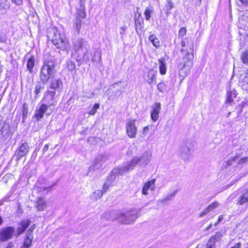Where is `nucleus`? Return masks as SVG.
Segmentation results:
<instances>
[{
    "label": "nucleus",
    "mask_w": 248,
    "mask_h": 248,
    "mask_svg": "<svg viewBox=\"0 0 248 248\" xmlns=\"http://www.w3.org/2000/svg\"><path fill=\"white\" fill-rule=\"evenodd\" d=\"M86 0H79V6L85 7V2Z\"/></svg>",
    "instance_id": "603ef678"
},
{
    "label": "nucleus",
    "mask_w": 248,
    "mask_h": 248,
    "mask_svg": "<svg viewBox=\"0 0 248 248\" xmlns=\"http://www.w3.org/2000/svg\"><path fill=\"white\" fill-rule=\"evenodd\" d=\"M62 81L60 79H57L55 78H52V82L51 84V87L53 89H57L59 88V86L61 84Z\"/></svg>",
    "instance_id": "7c9ffc66"
},
{
    "label": "nucleus",
    "mask_w": 248,
    "mask_h": 248,
    "mask_svg": "<svg viewBox=\"0 0 248 248\" xmlns=\"http://www.w3.org/2000/svg\"><path fill=\"white\" fill-rule=\"evenodd\" d=\"M71 46L69 41L66 37L63 38V51H68L70 49Z\"/></svg>",
    "instance_id": "2f4dec72"
},
{
    "label": "nucleus",
    "mask_w": 248,
    "mask_h": 248,
    "mask_svg": "<svg viewBox=\"0 0 248 248\" xmlns=\"http://www.w3.org/2000/svg\"><path fill=\"white\" fill-rule=\"evenodd\" d=\"M23 115H25V113L26 112V105L24 104L23 106Z\"/></svg>",
    "instance_id": "e2e57ef3"
},
{
    "label": "nucleus",
    "mask_w": 248,
    "mask_h": 248,
    "mask_svg": "<svg viewBox=\"0 0 248 248\" xmlns=\"http://www.w3.org/2000/svg\"><path fill=\"white\" fill-rule=\"evenodd\" d=\"M149 127L148 126H145L143 129V133L146 134L149 131Z\"/></svg>",
    "instance_id": "4d7b16f0"
},
{
    "label": "nucleus",
    "mask_w": 248,
    "mask_h": 248,
    "mask_svg": "<svg viewBox=\"0 0 248 248\" xmlns=\"http://www.w3.org/2000/svg\"><path fill=\"white\" fill-rule=\"evenodd\" d=\"M3 223V219L1 217H0V226Z\"/></svg>",
    "instance_id": "338daca9"
},
{
    "label": "nucleus",
    "mask_w": 248,
    "mask_h": 248,
    "mask_svg": "<svg viewBox=\"0 0 248 248\" xmlns=\"http://www.w3.org/2000/svg\"><path fill=\"white\" fill-rule=\"evenodd\" d=\"M53 44L56 46L57 48H60V44L58 42V41L56 40H52Z\"/></svg>",
    "instance_id": "6e6d98bb"
},
{
    "label": "nucleus",
    "mask_w": 248,
    "mask_h": 248,
    "mask_svg": "<svg viewBox=\"0 0 248 248\" xmlns=\"http://www.w3.org/2000/svg\"><path fill=\"white\" fill-rule=\"evenodd\" d=\"M135 27L136 32L138 35H141L143 32L144 28V21L140 14H135L134 17Z\"/></svg>",
    "instance_id": "1a4fd4ad"
},
{
    "label": "nucleus",
    "mask_w": 248,
    "mask_h": 248,
    "mask_svg": "<svg viewBox=\"0 0 248 248\" xmlns=\"http://www.w3.org/2000/svg\"><path fill=\"white\" fill-rule=\"evenodd\" d=\"M222 235L220 232H217L216 234L212 236L210 239H213L214 240V242L216 243V242H218L221 240Z\"/></svg>",
    "instance_id": "58836bf2"
},
{
    "label": "nucleus",
    "mask_w": 248,
    "mask_h": 248,
    "mask_svg": "<svg viewBox=\"0 0 248 248\" xmlns=\"http://www.w3.org/2000/svg\"><path fill=\"white\" fill-rule=\"evenodd\" d=\"M33 228H31L27 231L22 248H28L31 245L32 240L33 239Z\"/></svg>",
    "instance_id": "dca6fc26"
},
{
    "label": "nucleus",
    "mask_w": 248,
    "mask_h": 248,
    "mask_svg": "<svg viewBox=\"0 0 248 248\" xmlns=\"http://www.w3.org/2000/svg\"><path fill=\"white\" fill-rule=\"evenodd\" d=\"M241 86L243 90L248 91V71L241 82Z\"/></svg>",
    "instance_id": "c85d7f7f"
},
{
    "label": "nucleus",
    "mask_w": 248,
    "mask_h": 248,
    "mask_svg": "<svg viewBox=\"0 0 248 248\" xmlns=\"http://www.w3.org/2000/svg\"><path fill=\"white\" fill-rule=\"evenodd\" d=\"M194 55L192 52L186 51L181 61L178 64L179 75L183 78L186 77L190 72L193 66Z\"/></svg>",
    "instance_id": "20e7f679"
},
{
    "label": "nucleus",
    "mask_w": 248,
    "mask_h": 248,
    "mask_svg": "<svg viewBox=\"0 0 248 248\" xmlns=\"http://www.w3.org/2000/svg\"><path fill=\"white\" fill-rule=\"evenodd\" d=\"M126 133L130 138H135L137 133V128L135 126V121H130L127 124Z\"/></svg>",
    "instance_id": "f8f14e48"
},
{
    "label": "nucleus",
    "mask_w": 248,
    "mask_h": 248,
    "mask_svg": "<svg viewBox=\"0 0 248 248\" xmlns=\"http://www.w3.org/2000/svg\"><path fill=\"white\" fill-rule=\"evenodd\" d=\"M10 4L7 0H0V13L4 14L5 11L9 9Z\"/></svg>",
    "instance_id": "412c9836"
},
{
    "label": "nucleus",
    "mask_w": 248,
    "mask_h": 248,
    "mask_svg": "<svg viewBox=\"0 0 248 248\" xmlns=\"http://www.w3.org/2000/svg\"><path fill=\"white\" fill-rule=\"evenodd\" d=\"M248 162V157H244L240 159L237 164L238 165H242L243 164L247 163Z\"/></svg>",
    "instance_id": "a18cd8bd"
},
{
    "label": "nucleus",
    "mask_w": 248,
    "mask_h": 248,
    "mask_svg": "<svg viewBox=\"0 0 248 248\" xmlns=\"http://www.w3.org/2000/svg\"><path fill=\"white\" fill-rule=\"evenodd\" d=\"M237 181V180H233V181H232L230 184H229L228 185V186L229 187L231 186H232L233 184H234Z\"/></svg>",
    "instance_id": "69168bd1"
},
{
    "label": "nucleus",
    "mask_w": 248,
    "mask_h": 248,
    "mask_svg": "<svg viewBox=\"0 0 248 248\" xmlns=\"http://www.w3.org/2000/svg\"><path fill=\"white\" fill-rule=\"evenodd\" d=\"M49 148V145L48 144H46L43 149H42V152L43 154H44L48 149Z\"/></svg>",
    "instance_id": "3c124183"
},
{
    "label": "nucleus",
    "mask_w": 248,
    "mask_h": 248,
    "mask_svg": "<svg viewBox=\"0 0 248 248\" xmlns=\"http://www.w3.org/2000/svg\"><path fill=\"white\" fill-rule=\"evenodd\" d=\"M68 67L69 68V69L72 70L75 67V63H74L72 62H70V63L68 64Z\"/></svg>",
    "instance_id": "8fccbe9b"
},
{
    "label": "nucleus",
    "mask_w": 248,
    "mask_h": 248,
    "mask_svg": "<svg viewBox=\"0 0 248 248\" xmlns=\"http://www.w3.org/2000/svg\"><path fill=\"white\" fill-rule=\"evenodd\" d=\"M149 40L153 45L156 48L160 46V42L159 39L154 34H152L149 36Z\"/></svg>",
    "instance_id": "bb28decb"
},
{
    "label": "nucleus",
    "mask_w": 248,
    "mask_h": 248,
    "mask_svg": "<svg viewBox=\"0 0 248 248\" xmlns=\"http://www.w3.org/2000/svg\"><path fill=\"white\" fill-rule=\"evenodd\" d=\"M139 212L135 209L128 210L125 213L118 211H112L104 214V217L107 220H118L120 223L130 224L133 223L139 217Z\"/></svg>",
    "instance_id": "f03ea898"
},
{
    "label": "nucleus",
    "mask_w": 248,
    "mask_h": 248,
    "mask_svg": "<svg viewBox=\"0 0 248 248\" xmlns=\"http://www.w3.org/2000/svg\"><path fill=\"white\" fill-rule=\"evenodd\" d=\"M186 28L182 27L179 32H178V37H184L186 34Z\"/></svg>",
    "instance_id": "79ce46f5"
},
{
    "label": "nucleus",
    "mask_w": 248,
    "mask_h": 248,
    "mask_svg": "<svg viewBox=\"0 0 248 248\" xmlns=\"http://www.w3.org/2000/svg\"><path fill=\"white\" fill-rule=\"evenodd\" d=\"M127 84L124 81H119L110 85L106 94L109 100H114L120 97L124 93Z\"/></svg>",
    "instance_id": "39448f33"
},
{
    "label": "nucleus",
    "mask_w": 248,
    "mask_h": 248,
    "mask_svg": "<svg viewBox=\"0 0 248 248\" xmlns=\"http://www.w3.org/2000/svg\"><path fill=\"white\" fill-rule=\"evenodd\" d=\"M246 106H248V101L242 102L240 104H239L237 106L236 108L239 110L238 114H241L242 112L243 108Z\"/></svg>",
    "instance_id": "f704fd0d"
},
{
    "label": "nucleus",
    "mask_w": 248,
    "mask_h": 248,
    "mask_svg": "<svg viewBox=\"0 0 248 248\" xmlns=\"http://www.w3.org/2000/svg\"><path fill=\"white\" fill-rule=\"evenodd\" d=\"M116 169V168L114 169L111 172L110 175L108 177V178L107 179V181L104 184L103 186V189L101 190L103 194L106 193L109 188V186H110L112 182H113L116 178V176L118 175H121L122 176L124 173L121 174L120 173H113L114 170Z\"/></svg>",
    "instance_id": "9d476101"
},
{
    "label": "nucleus",
    "mask_w": 248,
    "mask_h": 248,
    "mask_svg": "<svg viewBox=\"0 0 248 248\" xmlns=\"http://www.w3.org/2000/svg\"><path fill=\"white\" fill-rule=\"evenodd\" d=\"M48 108V106L42 104L38 109L35 111V117L37 121L43 118L44 114L46 112Z\"/></svg>",
    "instance_id": "a211bd4d"
},
{
    "label": "nucleus",
    "mask_w": 248,
    "mask_h": 248,
    "mask_svg": "<svg viewBox=\"0 0 248 248\" xmlns=\"http://www.w3.org/2000/svg\"><path fill=\"white\" fill-rule=\"evenodd\" d=\"M176 193H177V190H175L173 193L168 195L166 197V200H167V201H170V200H171L175 196V195L176 194Z\"/></svg>",
    "instance_id": "de8ad7c7"
},
{
    "label": "nucleus",
    "mask_w": 248,
    "mask_h": 248,
    "mask_svg": "<svg viewBox=\"0 0 248 248\" xmlns=\"http://www.w3.org/2000/svg\"><path fill=\"white\" fill-rule=\"evenodd\" d=\"M127 29L126 26H123L120 28V33L121 35V38L123 39L125 34V31Z\"/></svg>",
    "instance_id": "49530a36"
},
{
    "label": "nucleus",
    "mask_w": 248,
    "mask_h": 248,
    "mask_svg": "<svg viewBox=\"0 0 248 248\" xmlns=\"http://www.w3.org/2000/svg\"><path fill=\"white\" fill-rule=\"evenodd\" d=\"M238 157V155L234 156L232 157H231L229 160L227 161L226 164L227 166H231L232 164V162L235 161L237 160V158Z\"/></svg>",
    "instance_id": "37998d69"
},
{
    "label": "nucleus",
    "mask_w": 248,
    "mask_h": 248,
    "mask_svg": "<svg viewBox=\"0 0 248 248\" xmlns=\"http://www.w3.org/2000/svg\"><path fill=\"white\" fill-rule=\"evenodd\" d=\"M15 229L13 227H8L0 231V240L6 241L12 238Z\"/></svg>",
    "instance_id": "6e6552de"
},
{
    "label": "nucleus",
    "mask_w": 248,
    "mask_h": 248,
    "mask_svg": "<svg viewBox=\"0 0 248 248\" xmlns=\"http://www.w3.org/2000/svg\"><path fill=\"white\" fill-rule=\"evenodd\" d=\"M167 4L166 5V7L167 10V11L169 12L171 9H172L174 7V5L173 2L171 0H166Z\"/></svg>",
    "instance_id": "a19ab883"
},
{
    "label": "nucleus",
    "mask_w": 248,
    "mask_h": 248,
    "mask_svg": "<svg viewBox=\"0 0 248 248\" xmlns=\"http://www.w3.org/2000/svg\"><path fill=\"white\" fill-rule=\"evenodd\" d=\"M41 86L37 85L35 87V93L36 94H38L40 92Z\"/></svg>",
    "instance_id": "5fc2aeb1"
},
{
    "label": "nucleus",
    "mask_w": 248,
    "mask_h": 248,
    "mask_svg": "<svg viewBox=\"0 0 248 248\" xmlns=\"http://www.w3.org/2000/svg\"><path fill=\"white\" fill-rule=\"evenodd\" d=\"M155 179H152L146 183L142 189V194L147 195L148 194V190L150 189L151 190L154 191L155 187Z\"/></svg>",
    "instance_id": "f3484780"
},
{
    "label": "nucleus",
    "mask_w": 248,
    "mask_h": 248,
    "mask_svg": "<svg viewBox=\"0 0 248 248\" xmlns=\"http://www.w3.org/2000/svg\"><path fill=\"white\" fill-rule=\"evenodd\" d=\"M106 158L104 155H99L95 159L93 167L89 168L88 171L98 170L101 168L104 163L106 161Z\"/></svg>",
    "instance_id": "9b49d317"
},
{
    "label": "nucleus",
    "mask_w": 248,
    "mask_h": 248,
    "mask_svg": "<svg viewBox=\"0 0 248 248\" xmlns=\"http://www.w3.org/2000/svg\"><path fill=\"white\" fill-rule=\"evenodd\" d=\"M242 3L246 6H248V0H240Z\"/></svg>",
    "instance_id": "052dcab7"
},
{
    "label": "nucleus",
    "mask_w": 248,
    "mask_h": 248,
    "mask_svg": "<svg viewBox=\"0 0 248 248\" xmlns=\"http://www.w3.org/2000/svg\"><path fill=\"white\" fill-rule=\"evenodd\" d=\"M181 45L183 47H184L186 46V44L185 40H182L181 41Z\"/></svg>",
    "instance_id": "680f3d73"
},
{
    "label": "nucleus",
    "mask_w": 248,
    "mask_h": 248,
    "mask_svg": "<svg viewBox=\"0 0 248 248\" xmlns=\"http://www.w3.org/2000/svg\"><path fill=\"white\" fill-rule=\"evenodd\" d=\"M85 7L78 6L77 8V14L81 18H84L86 17Z\"/></svg>",
    "instance_id": "c756f323"
},
{
    "label": "nucleus",
    "mask_w": 248,
    "mask_h": 248,
    "mask_svg": "<svg viewBox=\"0 0 248 248\" xmlns=\"http://www.w3.org/2000/svg\"><path fill=\"white\" fill-rule=\"evenodd\" d=\"M55 64L52 61H45L41 68L40 78L43 84L46 83L53 73Z\"/></svg>",
    "instance_id": "0eeeda50"
},
{
    "label": "nucleus",
    "mask_w": 248,
    "mask_h": 248,
    "mask_svg": "<svg viewBox=\"0 0 248 248\" xmlns=\"http://www.w3.org/2000/svg\"><path fill=\"white\" fill-rule=\"evenodd\" d=\"M241 59L245 64H248V50L242 54Z\"/></svg>",
    "instance_id": "c9c22d12"
},
{
    "label": "nucleus",
    "mask_w": 248,
    "mask_h": 248,
    "mask_svg": "<svg viewBox=\"0 0 248 248\" xmlns=\"http://www.w3.org/2000/svg\"><path fill=\"white\" fill-rule=\"evenodd\" d=\"M215 245L216 243L214 242V240L213 239H210L206 244V248H216Z\"/></svg>",
    "instance_id": "ea45409f"
},
{
    "label": "nucleus",
    "mask_w": 248,
    "mask_h": 248,
    "mask_svg": "<svg viewBox=\"0 0 248 248\" xmlns=\"http://www.w3.org/2000/svg\"><path fill=\"white\" fill-rule=\"evenodd\" d=\"M35 61V59L33 56H31L28 60L27 67L30 73L32 72L33 68L34 66Z\"/></svg>",
    "instance_id": "393cba45"
},
{
    "label": "nucleus",
    "mask_w": 248,
    "mask_h": 248,
    "mask_svg": "<svg viewBox=\"0 0 248 248\" xmlns=\"http://www.w3.org/2000/svg\"><path fill=\"white\" fill-rule=\"evenodd\" d=\"M168 201L167 200H166V198L163 199H162V200H159L157 201V203H158L159 202H161L163 204H165V203L166 202H167Z\"/></svg>",
    "instance_id": "13d9d810"
},
{
    "label": "nucleus",
    "mask_w": 248,
    "mask_h": 248,
    "mask_svg": "<svg viewBox=\"0 0 248 248\" xmlns=\"http://www.w3.org/2000/svg\"><path fill=\"white\" fill-rule=\"evenodd\" d=\"M160 110L161 104L160 103H156L152 106L151 118L153 121L156 122L158 120Z\"/></svg>",
    "instance_id": "ddd939ff"
},
{
    "label": "nucleus",
    "mask_w": 248,
    "mask_h": 248,
    "mask_svg": "<svg viewBox=\"0 0 248 248\" xmlns=\"http://www.w3.org/2000/svg\"><path fill=\"white\" fill-rule=\"evenodd\" d=\"M241 246V244L240 243H238L235 245V246L232 247L231 248H240Z\"/></svg>",
    "instance_id": "bf43d9fd"
},
{
    "label": "nucleus",
    "mask_w": 248,
    "mask_h": 248,
    "mask_svg": "<svg viewBox=\"0 0 248 248\" xmlns=\"http://www.w3.org/2000/svg\"><path fill=\"white\" fill-rule=\"evenodd\" d=\"M236 96L237 93L234 89H233L232 90L228 91L227 93L226 103H232L233 101V98H235Z\"/></svg>",
    "instance_id": "5701e85b"
},
{
    "label": "nucleus",
    "mask_w": 248,
    "mask_h": 248,
    "mask_svg": "<svg viewBox=\"0 0 248 248\" xmlns=\"http://www.w3.org/2000/svg\"><path fill=\"white\" fill-rule=\"evenodd\" d=\"M158 62L159 63V72L162 75H165L167 71L166 63L165 62V59L164 58L159 59Z\"/></svg>",
    "instance_id": "4be33fe9"
},
{
    "label": "nucleus",
    "mask_w": 248,
    "mask_h": 248,
    "mask_svg": "<svg viewBox=\"0 0 248 248\" xmlns=\"http://www.w3.org/2000/svg\"><path fill=\"white\" fill-rule=\"evenodd\" d=\"M93 95H94V93H92L89 95H84V96H85L88 98H91L93 97Z\"/></svg>",
    "instance_id": "0e129e2a"
},
{
    "label": "nucleus",
    "mask_w": 248,
    "mask_h": 248,
    "mask_svg": "<svg viewBox=\"0 0 248 248\" xmlns=\"http://www.w3.org/2000/svg\"><path fill=\"white\" fill-rule=\"evenodd\" d=\"M155 78V72L153 70H150L147 75L146 78V82L149 84H151Z\"/></svg>",
    "instance_id": "a878e982"
},
{
    "label": "nucleus",
    "mask_w": 248,
    "mask_h": 248,
    "mask_svg": "<svg viewBox=\"0 0 248 248\" xmlns=\"http://www.w3.org/2000/svg\"><path fill=\"white\" fill-rule=\"evenodd\" d=\"M157 89L161 93H164L166 90L165 84L163 82H160L157 85Z\"/></svg>",
    "instance_id": "4c0bfd02"
},
{
    "label": "nucleus",
    "mask_w": 248,
    "mask_h": 248,
    "mask_svg": "<svg viewBox=\"0 0 248 248\" xmlns=\"http://www.w3.org/2000/svg\"><path fill=\"white\" fill-rule=\"evenodd\" d=\"M12 1L17 5H20L23 3V0H12Z\"/></svg>",
    "instance_id": "09e8293b"
},
{
    "label": "nucleus",
    "mask_w": 248,
    "mask_h": 248,
    "mask_svg": "<svg viewBox=\"0 0 248 248\" xmlns=\"http://www.w3.org/2000/svg\"><path fill=\"white\" fill-rule=\"evenodd\" d=\"M152 11L150 10L149 8H146L144 12V15L145 16V19L147 20H149L151 17V14L152 13Z\"/></svg>",
    "instance_id": "c03bdc74"
},
{
    "label": "nucleus",
    "mask_w": 248,
    "mask_h": 248,
    "mask_svg": "<svg viewBox=\"0 0 248 248\" xmlns=\"http://www.w3.org/2000/svg\"><path fill=\"white\" fill-rule=\"evenodd\" d=\"M74 48L77 53L80 55V58H83L86 63L90 62H99L101 60V55L97 51L94 52L93 55L89 53L90 46L86 41L82 38H78L73 42Z\"/></svg>",
    "instance_id": "f257e3e1"
},
{
    "label": "nucleus",
    "mask_w": 248,
    "mask_h": 248,
    "mask_svg": "<svg viewBox=\"0 0 248 248\" xmlns=\"http://www.w3.org/2000/svg\"><path fill=\"white\" fill-rule=\"evenodd\" d=\"M46 207V201L42 199L39 198L37 202L36 208L39 211H42Z\"/></svg>",
    "instance_id": "b1692460"
},
{
    "label": "nucleus",
    "mask_w": 248,
    "mask_h": 248,
    "mask_svg": "<svg viewBox=\"0 0 248 248\" xmlns=\"http://www.w3.org/2000/svg\"><path fill=\"white\" fill-rule=\"evenodd\" d=\"M30 222V220H26L20 223V226L17 229L18 235L21 234L27 228Z\"/></svg>",
    "instance_id": "aec40b11"
},
{
    "label": "nucleus",
    "mask_w": 248,
    "mask_h": 248,
    "mask_svg": "<svg viewBox=\"0 0 248 248\" xmlns=\"http://www.w3.org/2000/svg\"><path fill=\"white\" fill-rule=\"evenodd\" d=\"M186 51V50L184 48H182L180 50V52L182 53H184Z\"/></svg>",
    "instance_id": "774afa93"
},
{
    "label": "nucleus",
    "mask_w": 248,
    "mask_h": 248,
    "mask_svg": "<svg viewBox=\"0 0 248 248\" xmlns=\"http://www.w3.org/2000/svg\"><path fill=\"white\" fill-rule=\"evenodd\" d=\"M247 202H248V188L237 200L238 204L243 205Z\"/></svg>",
    "instance_id": "6ab92c4d"
},
{
    "label": "nucleus",
    "mask_w": 248,
    "mask_h": 248,
    "mask_svg": "<svg viewBox=\"0 0 248 248\" xmlns=\"http://www.w3.org/2000/svg\"><path fill=\"white\" fill-rule=\"evenodd\" d=\"M223 219V215H221L219 217L217 221L215 224V225L216 226L218 225L222 220Z\"/></svg>",
    "instance_id": "864d4df0"
},
{
    "label": "nucleus",
    "mask_w": 248,
    "mask_h": 248,
    "mask_svg": "<svg viewBox=\"0 0 248 248\" xmlns=\"http://www.w3.org/2000/svg\"><path fill=\"white\" fill-rule=\"evenodd\" d=\"M151 155L150 151H146L140 157L135 156L131 161L127 162L121 167L116 168L113 173H125L129 170H132L137 165H146L149 163Z\"/></svg>",
    "instance_id": "7ed1b4c3"
},
{
    "label": "nucleus",
    "mask_w": 248,
    "mask_h": 248,
    "mask_svg": "<svg viewBox=\"0 0 248 248\" xmlns=\"http://www.w3.org/2000/svg\"><path fill=\"white\" fill-rule=\"evenodd\" d=\"M100 107V105L99 103H95L91 109L89 111L88 114L90 115H94L98 109H99Z\"/></svg>",
    "instance_id": "72a5a7b5"
},
{
    "label": "nucleus",
    "mask_w": 248,
    "mask_h": 248,
    "mask_svg": "<svg viewBox=\"0 0 248 248\" xmlns=\"http://www.w3.org/2000/svg\"><path fill=\"white\" fill-rule=\"evenodd\" d=\"M194 141L192 140H186L183 142L180 148L181 157L184 161L189 160L192 153L194 150Z\"/></svg>",
    "instance_id": "423d86ee"
},
{
    "label": "nucleus",
    "mask_w": 248,
    "mask_h": 248,
    "mask_svg": "<svg viewBox=\"0 0 248 248\" xmlns=\"http://www.w3.org/2000/svg\"><path fill=\"white\" fill-rule=\"evenodd\" d=\"M186 46L189 48L188 51V52H192L193 53L194 51V41L192 40L191 39L186 38Z\"/></svg>",
    "instance_id": "473e14b6"
},
{
    "label": "nucleus",
    "mask_w": 248,
    "mask_h": 248,
    "mask_svg": "<svg viewBox=\"0 0 248 248\" xmlns=\"http://www.w3.org/2000/svg\"><path fill=\"white\" fill-rule=\"evenodd\" d=\"M81 28V21L79 19H77L76 22V31L77 34H78L80 32V30Z\"/></svg>",
    "instance_id": "e433bc0d"
},
{
    "label": "nucleus",
    "mask_w": 248,
    "mask_h": 248,
    "mask_svg": "<svg viewBox=\"0 0 248 248\" xmlns=\"http://www.w3.org/2000/svg\"><path fill=\"white\" fill-rule=\"evenodd\" d=\"M219 203L217 201L214 202L210 204L207 207L203 210V211L199 214V217H202L207 215L209 213L213 211L216 208L218 207Z\"/></svg>",
    "instance_id": "2eb2a0df"
},
{
    "label": "nucleus",
    "mask_w": 248,
    "mask_h": 248,
    "mask_svg": "<svg viewBox=\"0 0 248 248\" xmlns=\"http://www.w3.org/2000/svg\"><path fill=\"white\" fill-rule=\"evenodd\" d=\"M29 146L27 142L22 143L19 147L18 150L16 152V156L19 160L22 157L25 156L29 152Z\"/></svg>",
    "instance_id": "4468645a"
},
{
    "label": "nucleus",
    "mask_w": 248,
    "mask_h": 248,
    "mask_svg": "<svg viewBox=\"0 0 248 248\" xmlns=\"http://www.w3.org/2000/svg\"><path fill=\"white\" fill-rule=\"evenodd\" d=\"M103 195V192L101 190H97L92 194L91 198L93 201H97L98 199H100Z\"/></svg>",
    "instance_id": "cd10ccee"
}]
</instances>
